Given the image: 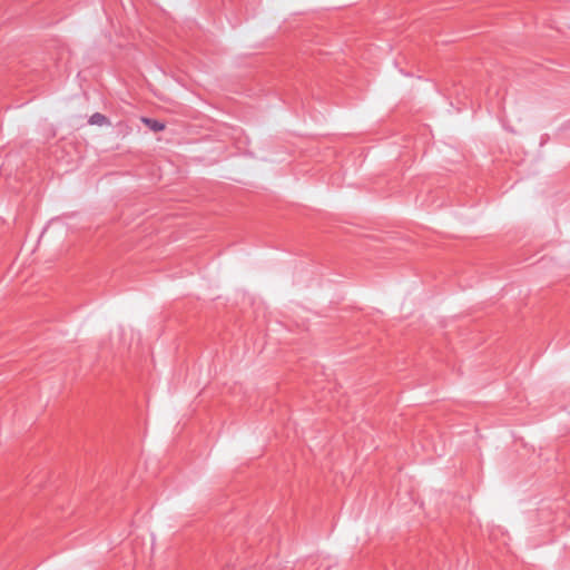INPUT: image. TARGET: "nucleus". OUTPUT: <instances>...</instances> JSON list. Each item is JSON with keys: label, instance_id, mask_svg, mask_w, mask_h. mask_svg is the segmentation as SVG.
Segmentation results:
<instances>
[{"label": "nucleus", "instance_id": "obj_2", "mask_svg": "<svg viewBox=\"0 0 570 570\" xmlns=\"http://www.w3.org/2000/svg\"><path fill=\"white\" fill-rule=\"evenodd\" d=\"M141 121L154 131H161L165 129V125L149 118H141Z\"/></svg>", "mask_w": 570, "mask_h": 570}, {"label": "nucleus", "instance_id": "obj_1", "mask_svg": "<svg viewBox=\"0 0 570 570\" xmlns=\"http://www.w3.org/2000/svg\"><path fill=\"white\" fill-rule=\"evenodd\" d=\"M89 124L96 125V126H105V125H109L110 122L106 116H104L102 114L96 112L89 118Z\"/></svg>", "mask_w": 570, "mask_h": 570}]
</instances>
